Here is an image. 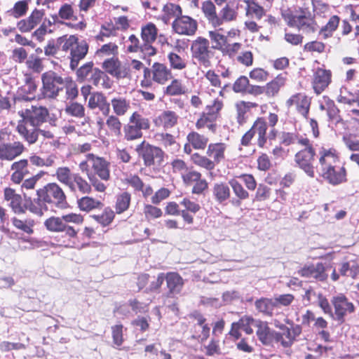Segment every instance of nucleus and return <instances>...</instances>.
I'll return each mask as SVG.
<instances>
[{"label":"nucleus","instance_id":"1","mask_svg":"<svg viewBox=\"0 0 359 359\" xmlns=\"http://www.w3.org/2000/svg\"><path fill=\"white\" fill-rule=\"evenodd\" d=\"M333 149H325L321 148L319 151L320 164V172L322 176L330 184L336 185L342 183L346 180V170L341 167L337 170L334 164L337 161V156Z\"/></svg>","mask_w":359,"mask_h":359},{"label":"nucleus","instance_id":"2","mask_svg":"<svg viewBox=\"0 0 359 359\" xmlns=\"http://www.w3.org/2000/svg\"><path fill=\"white\" fill-rule=\"evenodd\" d=\"M82 222L83 217L81 215L71 213L62 217H51L45 221L44 225L50 231L65 232L67 236L74 238L78 231L72 224H79Z\"/></svg>","mask_w":359,"mask_h":359},{"label":"nucleus","instance_id":"3","mask_svg":"<svg viewBox=\"0 0 359 359\" xmlns=\"http://www.w3.org/2000/svg\"><path fill=\"white\" fill-rule=\"evenodd\" d=\"M62 50L69 53L68 58L70 60L69 67L71 69H77L79 62L83 60L88 53V45L84 40L81 41L74 35L66 36V39H60Z\"/></svg>","mask_w":359,"mask_h":359},{"label":"nucleus","instance_id":"4","mask_svg":"<svg viewBox=\"0 0 359 359\" xmlns=\"http://www.w3.org/2000/svg\"><path fill=\"white\" fill-rule=\"evenodd\" d=\"M191 53L194 62L205 68L212 66L214 52L208 39L198 36L192 41Z\"/></svg>","mask_w":359,"mask_h":359},{"label":"nucleus","instance_id":"5","mask_svg":"<svg viewBox=\"0 0 359 359\" xmlns=\"http://www.w3.org/2000/svg\"><path fill=\"white\" fill-rule=\"evenodd\" d=\"M41 80L43 97L55 99L59 95L60 92L64 90L67 76L62 77L55 72L49 71L42 74Z\"/></svg>","mask_w":359,"mask_h":359},{"label":"nucleus","instance_id":"6","mask_svg":"<svg viewBox=\"0 0 359 359\" xmlns=\"http://www.w3.org/2000/svg\"><path fill=\"white\" fill-rule=\"evenodd\" d=\"M149 127V119L135 111L130 116L128 123L123 126L124 139L127 141L140 139L143 135L142 130H148Z\"/></svg>","mask_w":359,"mask_h":359},{"label":"nucleus","instance_id":"7","mask_svg":"<svg viewBox=\"0 0 359 359\" xmlns=\"http://www.w3.org/2000/svg\"><path fill=\"white\" fill-rule=\"evenodd\" d=\"M135 151L143 159L147 167L158 168L164 161V152L156 146L151 145L145 141L136 147Z\"/></svg>","mask_w":359,"mask_h":359},{"label":"nucleus","instance_id":"8","mask_svg":"<svg viewBox=\"0 0 359 359\" xmlns=\"http://www.w3.org/2000/svg\"><path fill=\"white\" fill-rule=\"evenodd\" d=\"M287 25L291 27L297 28L304 34H311L317 31V25L315 20L309 12L301 10L290 14L286 18Z\"/></svg>","mask_w":359,"mask_h":359},{"label":"nucleus","instance_id":"9","mask_svg":"<svg viewBox=\"0 0 359 359\" xmlns=\"http://www.w3.org/2000/svg\"><path fill=\"white\" fill-rule=\"evenodd\" d=\"M48 204H53L55 207L64 209L67 207L66 196L62 189L55 182L48 183L42 188Z\"/></svg>","mask_w":359,"mask_h":359},{"label":"nucleus","instance_id":"10","mask_svg":"<svg viewBox=\"0 0 359 359\" xmlns=\"http://www.w3.org/2000/svg\"><path fill=\"white\" fill-rule=\"evenodd\" d=\"M130 44L128 46V51L130 53H139L140 58L146 60L147 64H151L150 57L156 54V49L149 45L146 41H140L135 35L132 34L128 38Z\"/></svg>","mask_w":359,"mask_h":359},{"label":"nucleus","instance_id":"11","mask_svg":"<svg viewBox=\"0 0 359 359\" xmlns=\"http://www.w3.org/2000/svg\"><path fill=\"white\" fill-rule=\"evenodd\" d=\"M48 116V109L42 106H32L22 114L25 123L30 126H39L46 123Z\"/></svg>","mask_w":359,"mask_h":359},{"label":"nucleus","instance_id":"12","mask_svg":"<svg viewBox=\"0 0 359 359\" xmlns=\"http://www.w3.org/2000/svg\"><path fill=\"white\" fill-rule=\"evenodd\" d=\"M24 199L25 209L35 215H42L43 211L48 209V203L41 188L35 191V197L31 194Z\"/></svg>","mask_w":359,"mask_h":359},{"label":"nucleus","instance_id":"13","mask_svg":"<svg viewBox=\"0 0 359 359\" xmlns=\"http://www.w3.org/2000/svg\"><path fill=\"white\" fill-rule=\"evenodd\" d=\"M332 304L334 308V318L341 323L344 321V317L348 313H351L355 310L354 305L343 294L333 297Z\"/></svg>","mask_w":359,"mask_h":359},{"label":"nucleus","instance_id":"14","mask_svg":"<svg viewBox=\"0 0 359 359\" xmlns=\"http://www.w3.org/2000/svg\"><path fill=\"white\" fill-rule=\"evenodd\" d=\"M314 155L315 151L312 147H308L295 155V162L310 177H314V169L312 165Z\"/></svg>","mask_w":359,"mask_h":359},{"label":"nucleus","instance_id":"15","mask_svg":"<svg viewBox=\"0 0 359 359\" xmlns=\"http://www.w3.org/2000/svg\"><path fill=\"white\" fill-rule=\"evenodd\" d=\"M198 27L197 22L187 15L178 16L172 22L174 31L181 35L192 36Z\"/></svg>","mask_w":359,"mask_h":359},{"label":"nucleus","instance_id":"16","mask_svg":"<svg viewBox=\"0 0 359 359\" xmlns=\"http://www.w3.org/2000/svg\"><path fill=\"white\" fill-rule=\"evenodd\" d=\"M86 157L95 173L101 180L107 181L110 179V163L109 161L93 154H88Z\"/></svg>","mask_w":359,"mask_h":359},{"label":"nucleus","instance_id":"17","mask_svg":"<svg viewBox=\"0 0 359 359\" xmlns=\"http://www.w3.org/2000/svg\"><path fill=\"white\" fill-rule=\"evenodd\" d=\"M25 150L23 144L20 142L2 143L0 144V160L12 161L20 156Z\"/></svg>","mask_w":359,"mask_h":359},{"label":"nucleus","instance_id":"18","mask_svg":"<svg viewBox=\"0 0 359 359\" xmlns=\"http://www.w3.org/2000/svg\"><path fill=\"white\" fill-rule=\"evenodd\" d=\"M222 107V102L218 99L214 100L210 104L207 105L205 111L196 123V128L198 129L204 128L207 122H212L215 121Z\"/></svg>","mask_w":359,"mask_h":359},{"label":"nucleus","instance_id":"19","mask_svg":"<svg viewBox=\"0 0 359 359\" xmlns=\"http://www.w3.org/2000/svg\"><path fill=\"white\" fill-rule=\"evenodd\" d=\"M299 274L306 278L318 281H323L327 278L324 264L320 262L316 264L304 266L299 271Z\"/></svg>","mask_w":359,"mask_h":359},{"label":"nucleus","instance_id":"20","mask_svg":"<svg viewBox=\"0 0 359 359\" xmlns=\"http://www.w3.org/2000/svg\"><path fill=\"white\" fill-rule=\"evenodd\" d=\"M331 82V72L322 68H318L313 79V87L315 93L320 94Z\"/></svg>","mask_w":359,"mask_h":359},{"label":"nucleus","instance_id":"21","mask_svg":"<svg viewBox=\"0 0 359 359\" xmlns=\"http://www.w3.org/2000/svg\"><path fill=\"white\" fill-rule=\"evenodd\" d=\"M165 280L168 287V296L173 297L182 291L184 281L181 276L176 272L164 273Z\"/></svg>","mask_w":359,"mask_h":359},{"label":"nucleus","instance_id":"22","mask_svg":"<svg viewBox=\"0 0 359 359\" xmlns=\"http://www.w3.org/2000/svg\"><path fill=\"white\" fill-rule=\"evenodd\" d=\"M288 106L295 105L297 111L305 118L308 119L311 100L304 94L298 93L292 95L287 101Z\"/></svg>","mask_w":359,"mask_h":359},{"label":"nucleus","instance_id":"23","mask_svg":"<svg viewBox=\"0 0 359 359\" xmlns=\"http://www.w3.org/2000/svg\"><path fill=\"white\" fill-rule=\"evenodd\" d=\"M193 317L196 320V323L194 325V334L191 338L197 339L203 342L206 340L210 335V327L205 324V318L199 313L193 314Z\"/></svg>","mask_w":359,"mask_h":359},{"label":"nucleus","instance_id":"24","mask_svg":"<svg viewBox=\"0 0 359 359\" xmlns=\"http://www.w3.org/2000/svg\"><path fill=\"white\" fill-rule=\"evenodd\" d=\"M105 71L117 79H123L128 75V69L122 66L118 59L110 58L106 60L102 64Z\"/></svg>","mask_w":359,"mask_h":359},{"label":"nucleus","instance_id":"25","mask_svg":"<svg viewBox=\"0 0 359 359\" xmlns=\"http://www.w3.org/2000/svg\"><path fill=\"white\" fill-rule=\"evenodd\" d=\"M255 327L259 340L264 345H269L274 341L276 331L271 330L266 322L257 320Z\"/></svg>","mask_w":359,"mask_h":359},{"label":"nucleus","instance_id":"26","mask_svg":"<svg viewBox=\"0 0 359 359\" xmlns=\"http://www.w3.org/2000/svg\"><path fill=\"white\" fill-rule=\"evenodd\" d=\"M43 15V11L35 9L27 19L19 21L17 27L22 32H28L41 22Z\"/></svg>","mask_w":359,"mask_h":359},{"label":"nucleus","instance_id":"27","mask_svg":"<svg viewBox=\"0 0 359 359\" xmlns=\"http://www.w3.org/2000/svg\"><path fill=\"white\" fill-rule=\"evenodd\" d=\"M88 107L91 109L98 108L104 116H108L110 112V104L102 93H93L90 95Z\"/></svg>","mask_w":359,"mask_h":359},{"label":"nucleus","instance_id":"28","mask_svg":"<svg viewBox=\"0 0 359 359\" xmlns=\"http://www.w3.org/2000/svg\"><path fill=\"white\" fill-rule=\"evenodd\" d=\"M11 170L13 171L11 175V181L15 184H20L24 177L29 174L28 161L21 159L12 163Z\"/></svg>","mask_w":359,"mask_h":359},{"label":"nucleus","instance_id":"29","mask_svg":"<svg viewBox=\"0 0 359 359\" xmlns=\"http://www.w3.org/2000/svg\"><path fill=\"white\" fill-rule=\"evenodd\" d=\"M152 79L157 83L164 84L172 78L171 69L168 68L164 64L154 62L152 65Z\"/></svg>","mask_w":359,"mask_h":359},{"label":"nucleus","instance_id":"30","mask_svg":"<svg viewBox=\"0 0 359 359\" xmlns=\"http://www.w3.org/2000/svg\"><path fill=\"white\" fill-rule=\"evenodd\" d=\"M226 149V145L224 143H211L208 147L206 154L210 158H212V162H214L215 165L224 159Z\"/></svg>","mask_w":359,"mask_h":359},{"label":"nucleus","instance_id":"31","mask_svg":"<svg viewBox=\"0 0 359 359\" xmlns=\"http://www.w3.org/2000/svg\"><path fill=\"white\" fill-rule=\"evenodd\" d=\"M201 10L208 23L215 28L218 27L220 20L215 4L210 0L205 1L202 3Z\"/></svg>","mask_w":359,"mask_h":359},{"label":"nucleus","instance_id":"32","mask_svg":"<svg viewBox=\"0 0 359 359\" xmlns=\"http://www.w3.org/2000/svg\"><path fill=\"white\" fill-rule=\"evenodd\" d=\"M212 196L216 202L224 204L231 196L229 185L225 182H217L212 187Z\"/></svg>","mask_w":359,"mask_h":359},{"label":"nucleus","instance_id":"33","mask_svg":"<svg viewBox=\"0 0 359 359\" xmlns=\"http://www.w3.org/2000/svg\"><path fill=\"white\" fill-rule=\"evenodd\" d=\"M38 127L30 126L26 123L21 124L18 126V131L29 144H34L39 141V128Z\"/></svg>","mask_w":359,"mask_h":359},{"label":"nucleus","instance_id":"34","mask_svg":"<svg viewBox=\"0 0 359 359\" xmlns=\"http://www.w3.org/2000/svg\"><path fill=\"white\" fill-rule=\"evenodd\" d=\"M111 104L116 116H125L130 109V101L121 96L114 97L111 100Z\"/></svg>","mask_w":359,"mask_h":359},{"label":"nucleus","instance_id":"35","mask_svg":"<svg viewBox=\"0 0 359 359\" xmlns=\"http://www.w3.org/2000/svg\"><path fill=\"white\" fill-rule=\"evenodd\" d=\"M273 341L280 344L284 348L291 346L294 340L290 333V327L285 325H281L280 331L276 332L275 333Z\"/></svg>","mask_w":359,"mask_h":359},{"label":"nucleus","instance_id":"36","mask_svg":"<svg viewBox=\"0 0 359 359\" xmlns=\"http://www.w3.org/2000/svg\"><path fill=\"white\" fill-rule=\"evenodd\" d=\"M338 271L341 276L355 278L359 274V264L355 260L339 264Z\"/></svg>","mask_w":359,"mask_h":359},{"label":"nucleus","instance_id":"37","mask_svg":"<svg viewBox=\"0 0 359 359\" xmlns=\"http://www.w3.org/2000/svg\"><path fill=\"white\" fill-rule=\"evenodd\" d=\"M238 17L237 8H233L229 3L220 10L219 13V19L220 20L218 23V27L222 25L224 22H229L236 20Z\"/></svg>","mask_w":359,"mask_h":359},{"label":"nucleus","instance_id":"38","mask_svg":"<svg viewBox=\"0 0 359 359\" xmlns=\"http://www.w3.org/2000/svg\"><path fill=\"white\" fill-rule=\"evenodd\" d=\"M79 209L82 211L90 212L95 209H102L103 203L92 197L83 196L77 201Z\"/></svg>","mask_w":359,"mask_h":359},{"label":"nucleus","instance_id":"39","mask_svg":"<svg viewBox=\"0 0 359 359\" xmlns=\"http://www.w3.org/2000/svg\"><path fill=\"white\" fill-rule=\"evenodd\" d=\"M74 174L68 167H59L56 170L55 176L60 182L68 187L69 189H74L72 182L74 180Z\"/></svg>","mask_w":359,"mask_h":359},{"label":"nucleus","instance_id":"40","mask_svg":"<svg viewBox=\"0 0 359 359\" xmlns=\"http://www.w3.org/2000/svg\"><path fill=\"white\" fill-rule=\"evenodd\" d=\"M256 309L263 314L271 316L274 314L276 306L273 298H261L255 303Z\"/></svg>","mask_w":359,"mask_h":359},{"label":"nucleus","instance_id":"41","mask_svg":"<svg viewBox=\"0 0 359 359\" xmlns=\"http://www.w3.org/2000/svg\"><path fill=\"white\" fill-rule=\"evenodd\" d=\"M251 129L253 130V133L255 134H258L257 144L260 147H263L266 140V122L264 121V118H259L255 122Z\"/></svg>","mask_w":359,"mask_h":359},{"label":"nucleus","instance_id":"42","mask_svg":"<svg viewBox=\"0 0 359 359\" xmlns=\"http://www.w3.org/2000/svg\"><path fill=\"white\" fill-rule=\"evenodd\" d=\"M43 174L44 172H41L40 173H38L32 177L21 182V190L24 198L31 195L32 192H34V191L36 184Z\"/></svg>","mask_w":359,"mask_h":359},{"label":"nucleus","instance_id":"43","mask_svg":"<svg viewBox=\"0 0 359 359\" xmlns=\"http://www.w3.org/2000/svg\"><path fill=\"white\" fill-rule=\"evenodd\" d=\"M243 1L247 5L245 11L248 17L260 20L265 15L264 8L254 1L244 0Z\"/></svg>","mask_w":359,"mask_h":359},{"label":"nucleus","instance_id":"44","mask_svg":"<svg viewBox=\"0 0 359 359\" xmlns=\"http://www.w3.org/2000/svg\"><path fill=\"white\" fill-rule=\"evenodd\" d=\"M285 84V78L282 75L277 76L273 80L264 86V93L269 97L276 95L280 88Z\"/></svg>","mask_w":359,"mask_h":359},{"label":"nucleus","instance_id":"45","mask_svg":"<svg viewBox=\"0 0 359 359\" xmlns=\"http://www.w3.org/2000/svg\"><path fill=\"white\" fill-rule=\"evenodd\" d=\"M257 104L254 102L241 101L236 105L237 110V121L243 125L246 121V114L251 108L256 107Z\"/></svg>","mask_w":359,"mask_h":359},{"label":"nucleus","instance_id":"46","mask_svg":"<svg viewBox=\"0 0 359 359\" xmlns=\"http://www.w3.org/2000/svg\"><path fill=\"white\" fill-rule=\"evenodd\" d=\"M72 183H73L74 189H70V191L72 192L79 191L83 194H90L92 191L90 184L79 173L74 174Z\"/></svg>","mask_w":359,"mask_h":359},{"label":"nucleus","instance_id":"47","mask_svg":"<svg viewBox=\"0 0 359 359\" xmlns=\"http://www.w3.org/2000/svg\"><path fill=\"white\" fill-rule=\"evenodd\" d=\"M178 118L175 112L164 111L158 116V121L165 129H169L177 124Z\"/></svg>","mask_w":359,"mask_h":359},{"label":"nucleus","instance_id":"48","mask_svg":"<svg viewBox=\"0 0 359 359\" xmlns=\"http://www.w3.org/2000/svg\"><path fill=\"white\" fill-rule=\"evenodd\" d=\"M187 139L189 143L196 149H204L208 142V138L196 132H191Z\"/></svg>","mask_w":359,"mask_h":359},{"label":"nucleus","instance_id":"49","mask_svg":"<svg viewBox=\"0 0 359 359\" xmlns=\"http://www.w3.org/2000/svg\"><path fill=\"white\" fill-rule=\"evenodd\" d=\"M157 36V29L153 23H148L141 28V39L149 45H152Z\"/></svg>","mask_w":359,"mask_h":359},{"label":"nucleus","instance_id":"50","mask_svg":"<svg viewBox=\"0 0 359 359\" xmlns=\"http://www.w3.org/2000/svg\"><path fill=\"white\" fill-rule=\"evenodd\" d=\"M167 57L170 69L182 71L187 67V60L175 53H169Z\"/></svg>","mask_w":359,"mask_h":359},{"label":"nucleus","instance_id":"51","mask_svg":"<svg viewBox=\"0 0 359 359\" xmlns=\"http://www.w3.org/2000/svg\"><path fill=\"white\" fill-rule=\"evenodd\" d=\"M157 141L164 147L169 149L171 151L178 149L179 145L173 135L168 133H158L156 135Z\"/></svg>","mask_w":359,"mask_h":359},{"label":"nucleus","instance_id":"52","mask_svg":"<svg viewBox=\"0 0 359 359\" xmlns=\"http://www.w3.org/2000/svg\"><path fill=\"white\" fill-rule=\"evenodd\" d=\"M66 36L57 38L56 40H50L44 48V53L46 56L57 57L60 55L62 45L60 43V39H66Z\"/></svg>","mask_w":359,"mask_h":359},{"label":"nucleus","instance_id":"53","mask_svg":"<svg viewBox=\"0 0 359 359\" xmlns=\"http://www.w3.org/2000/svg\"><path fill=\"white\" fill-rule=\"evenodd\" d=\"M339 23V18L337 15L332 16L327 23L320 29V35L323 39H327L332 35Z\"/></svg>","mask_w":359,"mask_h":359},{"label":"nucleus","instance_id":"54","mask_svg":"<svg viewBox=\"0 0 359 359\" xmlns=\"http://www.w3.org/2000/svg\"><path fill=\"white\" fill-rule=\"evenodd\" d=\"M107 116L106 125L110 133L116 137L121 136L122 124L118 117L109 114Z\"/></svg>","mask_w":359,"mask_h":359},{"label":"nucleus","instance_id":"55","mask_svg":"<svg viewBox=\"0 0 359 359\" xmlns=\"http://www.w3.org/2000/svg\"><path fill=\"white\" fill-rule=\"evenodd\" d=\"M131 200V196L128 192H123L118 195L116 201V212L117 214H121L129 208Z\"/></svg>","mask_w":359,"mask_h":359},{"label":"nucleus","instance_id":"56","mask_svg":"<svg viewBox=\"0 0 359 359\" xmlns=\"http://www.w3.org/2000/svg\"><path fill=\"white\" fill-rule=\"evenodd\" d=\"M229 184L232 188L235 196L238 198V200L236 201V204L239 205L240 201L248 198V192L243 188L242 184L238 180L232 179L229 181Z\"/></svg>","mask_w":359,"mask_h":359},{"label":"nucleus","instance_id":"57","mask_svg":"<svg viewBox=\"0 0 359 359\" xmlns=\"http://www.w3.org/2000/svg\"><path fill=\"white\" fill-rule=\"evenodd\" d=\"M209 37L212 43V49L221 50L226 43V36L220 34L217 30L209 31Z\"/></svg>","mask_w":359,"mask_h":359},{"label":"nucleus","instance_id":"58","mask_svg":"<svg viewBox=\"0 0 359 359\" xmlns=\"http://www.w3.org/2000/svg\"><path fill=\"white\" fill-rule=\"evenodd\" d=\"M191 160L194 163L198 166L206 169L207 170H212L215 168L214 162L208 158L207 156H201L198 153H195L191 156Z\"/></svg>","mask_w":359,"mask_h":359},{"label":"nucleus","instance_id":"59","mask_svg":"<svg viewBox=\"0 0 359 359\" xmlns=\"http://www.w3.org/2000/svg\"><path fill=\"white\" fill-rule=\"evenodd\" d=\"M12 223L15 228L24 231L25 233L28 234L33 233L32 227L34 225V222L32 219L22 220L16 217H13L12 219Z\"/></svg>","mask_w":359,"mask_h":359},{"label":"nucleus","instance_id":"60","mask_svg":"<svg viewBox=\"0 0 359 359\" xmlns=\"http://www.w3.org/2000/svg\"><path fill=\"white\" fill-rule=\"evenodd\" d=\"M257 320L251 316H244L238 321V323L241 330L247 334H251L253 333L252 327H255Z\"/></svg>","mask_w":359,"mask_h":359},{"label":"nucleus","instance_id":"61","mask_svg":"<svg viewBox=\"0 0 359 359\" xmlns=\"http://www.w3.org/2000/svg\"><path fill=\"white\" fill-rule=\"evenodd\" d=\"M91 217L96 222L105 226L112 222L114 217V213L110 208H107L101 215H93Z\"/></svg>","mask_w":359,"mask_h":359},{"label":"nucleus","instance_id":"62","mask_svg":"<svg viewBox=\"0 0 359 359\" xmlns=\"http://www.w3.org/2000/svg\"><path fill=\"white\" fill-rule=\"evenodd\" d=\"M65 112L68 115L77 118H82L85 116V109L83 106L78 102H70L67 104Z\"/></svg>","mask_w":359,"mask_h":359},{"label":"nucleus","instance_id":"63","mask_svg":"<svg viewBox=\"0 0 359 359\" xmlns=\"http://www.w3.org/2000/svg\"><path fill=\"white\" fill-rule=\"evenodd\" d=\"M66 84L64 85V89L66 90V99L74 100L78 95V88L75 82L71 77L67 76Z\"/></svg>","mask_w":359,"mask_h":359},{"label":"nucleus","instance_id":"64","mask_svg":"<svg viewBox=\"0 0 359 359\" xmlns=\"http://www.w3.org/2000/svg\"><path fill=\"white\" fill-rule=\"evenodd\" d=\"M165 93L171 96L184 94V90L182 87V82L177 79H173L171 83L167 86Z\"/></svg>","mask_w":359,"mask_h":359}]
</instances>
